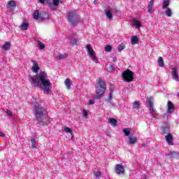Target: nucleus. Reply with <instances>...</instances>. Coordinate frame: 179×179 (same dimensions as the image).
I'll return each mask as SVG.
<instances>
[{
    "instance_id": "obj_1",
    "label": "nucleus",
    "mask_w": 179,
    "mask_h": 179,
    "mask_svg": "<svg viewBox=\"0 0 179 179\" xmlns=\"http://www.w3.org/2000/svg\"><path fill=\"white\" fill-rule=\"evenodd\" d=\"M29 80L35 87H41L45 94H50L51 92V81L48 79V75L45 71H41L36 77H29Z\"/></svg>"
},
{
    "instance_id": "obj_2",
    "label": "nucleus",
    "mask_w": 179,
    "mask_h": 179,
    "mask_svg": "<svg viewBox=\"0 0 179 179\" xmlns=\"http://www.w3.org/2000/svg\"><path fill=\"white\" fill-rule=\"evenodd\" d=\"M34 115L39 125H48L50 124V117H48L47 110L38 103L34 105Z\"/></svg>"
},
{
    "instance_id": "obj_3",
    "label": "nucleus",
    "mask_w": 179,
    "mask_h": 179,
    "mask_svg": "<svg viewBox=\"0 0 179 179\" xmlns=\"http://www.w3.org/2000/svg\"><path fill=\"white\" fill-rule=\"evenodd\" d=\"M106 87L104 80H103V79L99 80L96 85V96H94V99H96V100L100 99V97H101V96H103V94L106 93Z\"/></svg>"
},
{
    "instance_id": "obj_4",
    "label": "nucleus",
    "mask_w": 179,
    "mask_h": 179,
    "mask_svg": "<svg viewBox=\"0 0 179 179\" xmlns=\"http://www.w3.org/2000/svg\"><path fill=\"white\" fill-rule=\"evenodd\" d=\"M67 19L73 26H75L79 22V15L76 11H70L67 15Z\"/></svg>"
},
{
    "instance_id": "obj_5",
    "label": "nucleus",
    "mask_w": 179,
    "mask_h": 179,
    "mask_svg": "<svg viewBox=\"0 0 179 179\" xmlns=\"http://www.w3.org/2000/svg\"><path fill=\"white\" fill-rule=\"evenodd\" d=\"M122 77L124 82H132L134 80V72L127 69L122 73Z\"/></svg>"
},
{
    "instance_id": "obj_6",
    "label": "nucleus",
    "mask_w": 179,
    "mask_h": 179,
    "mask_svg": "<svg viewBox=\"0 0 179 179\" xmlns=\"http://www.w3.org/2000/svg\"><path fill=\"white\" fill-rule=\"evenodd\" d=\"M87 50L91 57L92 61H93V62H95V64H99V59H97V57L96 56V52H94V50H93L92 45L87 44Z\"/></svg>"
},
{
    "instance_id": "obj_7",
    "label": "nucleus",
    "mask_w": 179,
    "mask_h": 179,
    "mask_svg": "<svg viewBox=\"0 0 179 179\" xmlns=\"http://www.w3.org/2000/svg\"><path fill=\"white\" fill-rule=\"evenodd\" d=\"M31 62H32V68H31L32 72H34V73H38V71H40V66H38V63L36 60H32Z\"/></svg>"
},
{
    "instance_id": "obj_8",
    "label": "nucleus",
    "mask_w": 179,
    "mask_h": 179,
    "mask_svg": "<svg viewBox=\"0 0 179 179\" xmlns=\"http://www.w3.org/2000/svg\"><path fill=\"white\" fill-rule=\"evenodd\" d=\"M59 5V0H53L52 3H48V6L52 10H55L58 6Z\"/></svg>"
},
{
    "instance_id": "obj_9",
    "label": "nucleus",
    "mask_w": 179,
    "mask_h": 179,
    "mask_svg": "<svg viewBox=\"0 0 179 179\" xmlns=\"http://www.w3.org/2000/svg\"><path fill=\"white\" fill-rule=\"evenodd\" d=\"M172 79L176 82H179L178 69L176 68L172 69Z\"/></svg>"
},
{
    "instance_id": "obj_10",
    "label": "nucleus",
    "mask_w": 179,
    "mask_h": 179,
    "mask_svg": "<svg viewBox=\"0 0 179 179\" xmlns=\"http://www.w3.org/2000/svg\"><path fill=\"white\" fill-rule=\"evenodd\" d=\"M115 173L116 174H124V166H122V165L121 164H116L115 168Z\"/></svg>"
},
{
    "instance_id": "obj_11",
    "label": "nucleus",
    "mask_w": 179,
    "mask_h": 179,
    "mask_svg": "<svg viewBox=\"0 0 179 179\" xmlns=\"http://www.w3.org/2000/svg\"><path fill=\"white\" fill-rule=\"evenodd\" d=\"M166 156H167V157H169V159H175L178 157L179 155L178 152L170 151L166 154Z\"/></svg>"
},
{
    "instance_id": "obj_12",
    "label": "nucleus",
    "mask_w": 179,
    "mask_h": 179,
    "mask_svg": "<svg viewBox=\"0 0 179 179\" xmlns=\"http://www.w3.org/2000/svg\"><path fill=\"white\" fill-rule=\"evenodd\" d=\"M132 23L137 30H140L141 27H142V22L136 19H133Z\"/></svg>"
},
{
    "instance_id": "obj_13",
    "label": "nucleus",
    "mask_w": 179,
    "mask_h": 179,
    "mask_svg": "<svg viewBox=\"0 0 179 179\" xmlns=\"http://www.w3.org/2000/svg\"><path fill=\"white\" fill-rule=\"evenodd\" d=\"M165 139L168 145H169L170 146L174 145V143L173 142V136L171 135V134H169L168 135H166L165 136Z\"/></svg>"
},
{
    "instance_id": "obj_14",
    "label": "nucleus",
    "mask_w": 179,
    "mask_h": 179,
    "mask_svg": "<svg viewBox=\"0 0 179 179\" xmlns=\"http://www.w3.org/2000/svg\"><path fill=\"white\" fill-rule=\"evenodd\" d=\"M155 101V99H153V97L150 96L146 99V103L148 104L149 108H154L155 106H153V103Z\"/></svg>"
},
{
    "instance_id": "obj_15",
    "label": "nucleus",
    "mask_w": 179,
    "mask_h": 179,
    "mask_svg": "<svg viewBox=\"0 0 179 179\" xmlns=\"http://www.w3.org/2000/svg\"><path fill=\"white\" fill-rule=\"evenodd\" d=\"M150 115H152L155 118V120H157L159 117V113H157L155 108H151L150 109Z\"/></svg>"
},
{
    "instance_id": "obj_16",
    "label": "nucleus",
    "mask_w": 179,
    "mask_h": 179,
    "mask_svg": "<svg viewBox=\"0 0 179 179\" xmlns=\"http://www.w3.org/2000/svg\"><path fill=\"white\" fill-rule=\"evenodd\" d=\"M168 110L167 113L169 114H171L173 113H174V104H173V102L171 101H168Z\"/></svg>"
},
{
    "instance_id": "obj_17",
    "label": "nucleus",
    "mask_w": 179,
    "mask_h": 179,
    "mask_svg": "<svg viewBox=\"0 0 179 179\" xmlns=\"http://www.w3.org/2000/svg\"><path fill=\"white\" fill-rule=\"evenodd\" d=\"M7 9H12L16 8V2L14 0H10L7 3L6 5Z\"/></svg>"
},
{
    "instance_id": "obj_18",
    "label": "nucleus",
    "mask_w": 179,
    "mask_h": 179,
    "mask_svg": "<svg viewBox=\"0 0 179 179\" xmlns=\"http://www.w3.org/2000/svg\"><path fill=\"white\" fill-rule=\"evenodd\" d=\"M155 1L150 0L148 5V13H153V3Z\"/></svg>"
},
{
    "instance_id": "obj_19",
    "label": "nucleus",
    "mask_w": 179,
    "mask_h": 179,
    "mask_svg": "<svg viewBox=\"0 0 179 179\" xmlns=\"http://www.w3.org/2000/svg\"><path fill=\"white\" fill-rule=\"evenodd\" d=\"M138 142V138L136 136H129V145H135Z\"/></svg>"
},
{
    "instance_id": "obj_20",
    "label": "nucleus",
    "mask_w": 179,
    "mask_h": 179,
    "mask_svg": "<svg viewBox=\"0 0 179 179\" xmlns=\"http://www.w3.org/2000/svg\"><path fill=\"white\" fill-rule=\"evenodd\" d=\"M36 136H33L31 138V148L33 149L37 148V141Z\"/></svg>"
},
{
    "instance_id": "obj_21",
    "label": "nucleus",
    "mask_w": 179,
    "mask_h": 179,
    "mask_svg": "<svg viewBox=\"0 0 179 179\" xmlns=\"http://www.w3.org/2000/svg\"><path fill=\"white\" fill-rule=\"evenodd\" d=\"M2 50L4 51H8V50H10V42H6L2 46Z\"/></svg>"
},
{
    "instance_id": "obj_22",
    "label": "nucleus",
    "mask_w": 179,
    "mask_h": 179,
    "mask_svg": "<svg viewBox=\"0 0 179 179\" xmlns=\"http://www.w3.org/2000/svg\"><path fill=\"white\" fill-rule=\"evenodd\" d=\"M40 16H41V14H40V10H36L35 11H34L33 17L34 19H35V20H38Z\"/></svg>"
},
{
    "instance_id": "obj_23",
    "label": "nucleus",
    "mask_w": 179,
    "mask_h": 179,
    "mask_svg": "<svg viewBox=\"0 0 179 179\" xmlns=\"http://www.w3.org/2000/svg\"><path fill=\"white\" fill-rule=\"evenodd\" d=\"M21 30H27V29L29 28V23L24 20L22 24L20 26Z\"/></svg>"
},
{
    "instance_id": "obj_24",
    "label": "nucleus",
    "mask_w": 179,
    "mask_h": 179,
    "mask_svg": "<svg viewBox=\"0 0 179 179\" xmlns=\"http://www.w3.org/2000/svg\"><path fill=\"white\" fill-rule=\"evenodd\" d=\"M131 43L132 45H135V44H138V43H139V38H138V36H134L131 37Z\"/></svg>"
},
{
    "instance_id": "obj_25",
    "label": "nucleus",
    "mask_w": 179,
    "mask_h": 179,
    "mask_svg": "<svg viewBox=\"0 0 179 179\" xmlns=\"http://www.w3.org/2000/svg\"><path fill=\"white\" fill-rule=\"evenodd\" d=\"M158 65L160 68H164V61L163 60V57H159L157 60Z\"/></svg>"
},
{
    "instance_id": "obj_26",
    "label": "nucleus",
    "mask_w": 179,
    "mask_h": 179,
    "mask_svg": "<svg viewBox=\"0 0 179 179\" xmlns=\"http://www.w3.org/2000/svg\"><path fill=\"white\" fill-rule=\"evenodd\" d=\"M105 13L106 15V17L109 20H111L113 18V13L108 9L105 10Z\"/></svg>"
},
{
    "instance_id": "obj_27",
    "label": "nucleus",
    "mask_w": 179,
    "mask_h": 179,
    "mask_svg": "<svg viewBox=\"0 0 179 179\" xmlns=\"http://www.w3.org/2000/svg\"><path fill=\"white\" fill-rule=\"evenodd\" d=\"M170 5V0H164L162 3V9H167Z\"/></svg>"
},
{
    "instance_id": "obj_28",
    "label": "nucleus",
    "mask_w": 179,
    "mask_h": 179,
    "mask_svg": "<svg viewBox=\"0 0 179 179\" xmlns=\"http://www.w3.org/2000/svg\"><path fill=\"white\" fill-rule=\"evenodd\" d=\"M165 9H166L165 13H166V16L168 17H171V16H173V12L171 11V8H167Z\"/></svg>"
},
{
    "instance_id": "obj_29",
    "label": "nucleus",
    "mask_w": 179,
    "mask_h": 179,
    "mask_svg": "<svg viewBox=\"0 0 179 179\" xmlns=\"http://www.w3.org/2000/svg\"><path fill=\"white\" fill-rule=\"evenodd\" d=\"M70 43L71 45H76V44L78 43V38L76 37V36H74V37L70 39Z\"/></svg>"
},
{
    "instance_id": "obj_30",
    "label": "nucleus",
    "mask_w": 179,
    "mask_h": 179,
    "mask_svg": "<svg viewBox=\"0 0 179 179\" xmlns=\"http://www.w3.org/2000/svg\"><path fill=\"white\" fill-rule=\"evenodd\" d=\"M68 57V53L59 54L57 56V59L61 61V59H65Z\"/></svg>"
},
{
    "instance_id": "obj_31",
    "label": "nucleus",
    "mask_w": 179,
    "mask_h": 179,
    "mask_svg": "<svg viewBox=\"0 0 179 179\" xmlns=\"http://www.w3.org/2000/svg\"><path fill=\"white\" fill-rule=\"evenodd\" d=\"M64 85L66 87V89H71V86L72 85L71 83V80H69V78H66L64 81Z\"/></svg>"
},
{
    "instance_id": "obj_32",
    "label": "nucleus",
    "mask_w": 179,
    "mask_h": 179,
    "mask_svg": "<svg viewBox=\"0 0 179 179\" xmlns=\"http://www.w3.org/2000/svg\"><path fill=\"white\" fill-rule=\"evenodd\" d=\"M38 50H44L45 48V45L41 41H37Z\"/></svg>"
},
{
    "instance_id": "obj_33",
    "label": "nucleus",
    "mask_w": 179,
    "mask_h": 179,
    "mask_svg": "<svg viewBox=\"0 0 179 179\" xmlns=\"http://www.w3.org/2000/svg\"><path fill=\"white\" fill-rule=\"evenodd\" d=\"M109 124L112 125V127H117V120L114 119V118H110L109 119Z\"/></svg>"
},
{
    "instance_id": "obj_34",
    "label": "nucleus",
    "mask_w": 179,
    "mask_h": 179,
    "mask_svg": "<svg viewBox=\"0 0 179 179\" xmlns=\"http://www.w3.org/2000/svg\"><path fill=\"white\" fill-rule=\"evenodd\" d=\"M140 106L141 103H139L138 101H136L133 103V108H135V110H139Z\"/></svg>"
},
{
    "instance_id": "obj_35",
    "label": "nucleus",
    "mask_w": 179,
    "mask_h": 179,
    "mask_svg": "<svg viewBox=\"0 0 179 179\" xmlns=\"http://www.w3.org/2000/svg\"><path fill=\"white\" fill-rule=\"evenodd\" d=\"M123 134H124L125 136H129V135L131 134V129L128 128L124 129Z\"/></svg>"
},
{
    "instance_id": "obj_36",
    "label": "nucleus",
    "mask_w": 179,
    "mask_h": 179,
    "mask_svg": "<svg viewBox=\"0 0 179 179\" xmlns=\"http://www.w3.org/2000/svg\"><path fill=\"white\" fill-rule=\"evenodd\" d=\"M124 48H125V44H124V43H121L117 47V50H118L119 52H121V51H122V50H124Z\"/></svg>"
},
{
    "instance_id": "obj_37",
    "label": "nucleus",
    "mask_w": 179,
    "mask_h": 179,
    "mask_svg": "<svg viewBox=\"0 0 179 179\" xmlns=\"http://www.w3.org/2000/svg\"><path fill=\"white\" fill-rule=\"evenodd\" d=\"M63 131H64V132H67L69 134H71V135H73V131L69 127H64Z\"/></svg>"
},
{
    "instance_id": "obj_38",
    "label": "nucleus",
    "mask_w": 179,
    "mask_h": 179,
    "mask_svg": "<svg viewBox=\"0 0 179 179\" xmlns=\"http://www.w3.org/2000/svg\"><path fill=\"white\" fill-rule=\"evenodd\" d=\"M94 176L95 178H99V177H100L101 176V173H100V171H95L94 173Z\"/></svg>"
},
{
    "instance_id": "obj_39",
    "label": "nucleus",
    "mask_w": 179,
    "mask_h": 179,
    "mask_svg": "<svg viewBox=\"0 0 179 179\" xmlns=\"http://www.w3.org/2000/svg\"><path fill=\"white\" fill-rule=\"evenodd\" d=\"M111 50H112V48H111V45H108L105 47V51L106 52H110L111 51Z\"/></svg>"
},
{
    "instance_id": "obj_40",
    "label": "nucleus",
    "mask_w": 179,
    "mask_h": 179,
    "mask_svg": "<svg viewBox=\"0 0 179 179\" xmlns=\"http://www.w3.org/2000/svg\"><path fill=\"white\" fill-rule=\"evenodd\" d=\"M6 114L8 116V117H13V114L12 113V112L8 109H6L5 110Z\"/></svg>"
},
{
    "instance_id": "obj_41",
    "label": "nucleus",
    "mask_w": 179,
    "mask_h": 179,
    "mask_svg": "<svg viewBox=\"0 0 179 179\" xmlns=\"http://www.w3.org/2000/svg\"><path fill=\"white\" fill-rule=\"evenodd\" d=\"M83 117H87L89 115V113L87 112V110L83 109Z\"/></svg>"
},
{
    "instance_id": "obj_42",
    "label": "nucleus",
    "mask_w": 179,
    "mask_h": 179,
    "mask_svg": "<svg viewBox=\"0 0 179 179\" xmlns=\"http://www.w3.org/2000/svg\"><path fill=\"white\" fill-rule=\"evenodd\" d=\"M114 69H115L114 66H113V65L109 66V71L110 72H113L114 71Z\"/></svg>"
},
{
    "instance_id": "obj_43",
    "label": "nucleus",
    "mask_w": 179,
    "mask_h": 179,
    "mask_svg": "<svg viewBox=\"0 0 179 179\" xmlns=\"http://www.w3.org/2000/svg\"><path fill=\"white\" fill-rule=\"evenodd\" d=\"M108 99H109V100H111L113 99V91H111L109 93Z\"/></svg>"
},
{
    "instance_id": "obj_44",
    "label": "nucleus",
    "mask_w": 179,
    "mask_h": 179,
    "mask_svg": "<svg viewBox=\"0 0 179 179\" xmlns=\"http://www.w3.org/2000/svg\"><path fill=\"white\" fill-rule=\"evenodd\" d=\"M88 104H89L90 106L92 105V104H94V99H90V100L89 101Z\"/></svg>"
},
{
    "instance_id": "obj_45",
    "label": "nucleus",
    "mask_w": 179,
    "mask_h": 179,
    "mask_svg": "<svg viewBox=\"0 0 179 179\" xmlns=\"http://www.w3.org/2000/svg\"><path fill=\"white\" fill-rule=\"evenodd\" d=\"M170 128L169 127H164V132L166 134V132H169Z\"/></svg>"
},
{
    "instance_id": "obj_46",
    "label": "nucleus",
    "mask_w": 179,
    "mask_h": 179,
    "mask_svg": "<svg viewBox=\"0 0 179 179\" xmlns=\"http://www.w3.org/2000/svg\"><path fill=\"white\" fill-rule=\"evenodd\" d=\"M45 1H47V0H38V2H40V3L44 4Z\"/></svg>"
},
{
    "instance_id": "obj_47",
    "label": "nucleus",
    "mask_w": 179,
    "mask_h": 179,
    "mask_svg": "<svg viewBox=\"0 0 179 179\" xmlns=\"http://www.w3.org/2000/svg\"><path fill=\"white\" fill-rule=\"evenodd\" d=\"M0 136H1V138H3L5 136L4 133L2 131H0Z\"/></svg>"
},
{
    "instance_id": "obj_48",
    "label": "nucleus",
    "mask_w": 179,
    "mask_h": 179,
    "mask_svg": "<svg viewBox=\"0 0 179 179\" xmlns=\"http://www.w3.org/2000/svg\"><path fill=\"white\" fill-rule=\"evenodd\" d=\"M114 12L115 13H118V10H117L115 8H114Z\"/></svg>"
},
{
    "instance_id": "obj_49",
    "label": "nucleus",
    "mask_w": 179,
    "mask_h": 179,
    "mask_svg": "<svg viewBox=\"0 0 179 179\" xmlns=\"http://www.w3.org/2000/svg\"><path fill=\"white\" fill-rule=\"evenodd\" d=\"M115 61H117V58L115 57V58L113 59V62H115Z\"/></svg>"
},
{
    "instance_id": "obj_50",
    "label": "nucleus",
    "mask_w": 179,
    "mask_h": 179,
    "mask_svg": "<svg viewBox=\"0 0 179 179\" xmlns=\"http://www.w3.org/2000/svg\"><path fill=\"white\" fill-rule=\"evenodd\" d=\"M94 3H97V0L94 1Z\"/></svg>"
}]
</instances>
